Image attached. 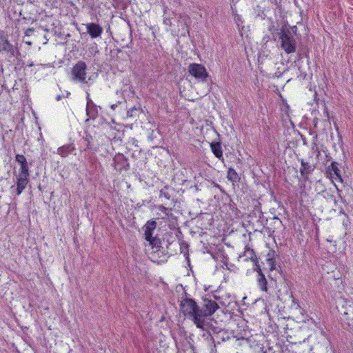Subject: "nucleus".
Here are the masks:
<instances>
[{
  "instance_id": "1",
  "label": "nucleus",
  "mask_w": 353,
  "mask_h": 353,
  "mask_svg": "<svg viewBox=\"0 0 353 353\" xmlns=\"http://www.w3.org/2000/svg\"><path fill=\"white\" fill-rule=\"evenodd\" d=\"M179 305L181 312L185 316L191 319L198 328H203V323L199 318V305L194 299L182 297Z\"/></svg>"
},
{
  "instance_id": "2",
  "label": "nucleus",
  "mask_w": 353,
  "mask_h": 353,
  "mask_svg": "<svg viewBox=\"0 0 353 353\" xmlns=\"http://www.w3.org/2000/svg\"><path fill=\"white\" fill-rule=\"evenodd\" d=\"M279 40L281 41V48L287 54H291L296 52L297 42L292 34V32L286 28L282 26L281 32L279 33Z\"/></svg>"
},
{
  "instance_id": "3",
  "label": "nucleus",
  "mask_w": 353,
  "mask_h": 353,
  "mask_svg": "<svg viewBox=\"0 0 353 353\" xmlns=\"http://www.w3.org/2000/svg\"><path fill=\"white\" fill-rule=\"evenodd\" d=\"M219 308L217 303L209 298H203V301L199 306V318L203 323V330L206 329V326L208 325V323H205V317L212 316L218 309Z\"/></svg>"
},
{
  "instance_id": "4",
  "label": "nucleus",
  "mask_w": 353,
  "mask_h": 353,
  "mask_svg": "<svg viewBox=\"0 0 353 353\" xmlns=\"http://www.w3.org/2000/svg\"><path fill=\"white\" fill-rule=\"evenodd\" d=\"M6 53L10 58L17 57L19 51L17 47L14 46L10 42L8 35H5L3 32L0 33V54Z\"/></svg>"
},
{
  "instance_id": "5",
  "label": "nucleus",
  "mask_w": 353,
  "mask_h": 353,
  "mask_svg": "<svg viewBox=\"0 0 353 353\" xmlns=\"http://www.w3.org/2000/svg\"><path fill=\"white\" fill-rule=\"evenodd\" d=\"M188 72L195 79L202 82H207L209 77L205 68L200 63H190L188 66Z\"/></svg>"
},
{
  "instance_id": "6",
  "label": "nucleus",
  "mask_w": 353,
  "mask_h": 353,
  "mask_svg": "<svg viewBox=\"0 0 353 353\" xmlns=\"http://www.w3.org/2000/svg\"><path fill=\"white\" fill-rule=\"evenodd\" d=\"M86 69L87 65L84 61H78L72 68V79L81 83H86Z\"/></svg>"
},
{
  "instance_id": "7",
  "label": "nucleus",
  "mask_w": 353,
  "mask_h": 353,
  "mask_svg": "<svg viewBox=\"0 0 353 353\" xmlns=\"http://www.w3.org/2000/svg\"><path fill=\"white\" fill-rule=\"evenodd\" d=\"M113 165L117 171L128 170L130 165L128 159L121 153L117 154L113 159Z\"/></svg>"
},
{
  "instance_id": "8",
  "label": "nucleus",
  "mask_w": 353,
  "mask_h": 353,
  "mask_svg": "<svg viewBox=\"0 0 353 353\" xmlns=\"http://www.w3.org/2000/svg\"><path fill=\"white\" fill-rule=\"evenodd\" d=\"M301 167L300 168V174L304 183L309 180V175L311 174L315 169L314 165L308 162H305L303 159L300 160Z\"/></svg>"
},
{
  "instance_id": "9",
  "label": "nucleus",
  "mask_w": 353,
  "mask_h": 353,
  "mask_svg": "<svg viewBox=\"0 0 353 353\" xmlns=\"http://www.w3.org/2000/svg\"><path fill=\"white\" fill-rule=\"evenodd\" d=\"M157 223L155 220L151 219L148 221L143 226L142 230L144 232L145 240H150L153 236L154 232L157 228Z\"/></svg>"
},
{
  "instance_id": "10",
  "label": "nucleus",
  "mask_w": 353,
  "mask_h": 353,
  "mask_svg": "<svg viewBox=\"0 0 353 353\" xmlns=\"http://www.w3.org/2000/svg\"><path fill=\"white\" fill-rule=\"evenodd\" d=\"M30 175H26V174L19 173L17 177V189H16V194L20 195L23 190L26 188L29 179Z\"/></svg>"
},
{
  "instance_id": "11",
  "label": "nucleus",
  "mask_w": 353,
  "mask_h": 353,
  "mask_svg": "<svg viewBox=\"0 0 353 353\" xmlns=\"http://www.w3.org/2000/svg\"><path fill=\"white\" fill-rule=\"evenodd\" d=\"M87 32L92 38L100 37L103 32V28L99 24L90 23L86 25Z\"/></svg>"
},
{
  "instance_id": "12",
  "label": "nucleus",
  "mask_w": 353,
  "mask_h": 353,
  "mask_svg": "<svg viewBox=\"0 0 353 353\" xmlns=\"http://www.w3.org/2000/svg\"><path fill=\"white\" fill-rule=\"evenodd\" d=\"M16 161L20 164V173L30 175L29 166L26 158L23 154H17Z\"/></svg>"
},
{
  "instance_id": "13",
  "label": "nucleus",
  "mask_w": 353,
  "mask_h": 353,
  "mask_svg": "<svg viewBox=\"0 0 353 353\" xmlns=\"http://www.w3.org/2000/svg\"><path fill=\"white\" fill-rule=\"evenodd\" d=\"M75 150L74 143L65 144L57 149V154L62 157H67L69 154L72 153Z\"/></svg>"
},
{
  "instance_id": "14",
  "label": "nucleus",
  "mask_w": 353,
  "mask_h": 353,
  "mask_svg": "<svg viewBox=\"0 0 353 353\" xmlns=\"http://www.w3.org/2000/svg\"><path fill=\"white\" fill-rule=\"evenodd\" d=\"M87 115L92 119H94L98 116V110L96 105L93 103L91 99L88 97L87 107H86Z\"/></svg>"
},
{
  "instance_id": "15",
  "label": "nucleus",
  "mask_w": 353,
  "mask_h": 353,
  "mask_svg": "<svg viewBox=\"0 0 353 353\" xmlns=\"http://www.w3.org/2000/svg\"><path fill=\"white\" fill-rule=\"evenodd\" d=\"M210 148L214 155L219 159H223V150L220 142H212Z\"/></svg>"
},
{
  "instance_id": "16",
  "label": "nucleus",
  "mask_w": 353,
  "mask_h": 353,
  "mask_svg": "<svg viewBox=\"0 0 353 353\" xmlns=\"http://www.w3.org/2000/svg\"><path fill=\"white\" fill-rule=\"evenodd\" d=\"M327 172H330V174L333 172L334 174L336 176V179H338L341 182L343 181L341 170L338 168V163L335 161H332L330 165L327 168Z\"/></svg>"
},
{
  "instance_id": "17",
  "label": "nucleus",
  "mask_w": 353,
  "mask_h": 353,
  "mask_svg": "<svg viewBox=\"0 0 353 353\" xmlns=\"http://www.w3.org/2000/svg\"><path fill=\"white\" fill-rule=\"evenodd\" d=\"M249 217L252 221H256L257 222L261 221L263 223L262 219H263V213L260 208H255L249 214Z\"/></svg>"
},
{
  "instance_id": "18",
  "label": "nucleus",
  "mask_w": 353,
  "mask_h": 353,
  "mask_svg": "<svg viewBox=\"0 0 353 353\" xmlns=\"http://www.w3.org/2000/svg\"><path fill=\"white\" fill-rule=\"evenodd\" d=\"M146 241L149 243V245L152 249H156L157 251H161V249L163 248L161 246V241L157 236H153L150 240H147Z\"/></svg>"
},
{
  "instance_id": "19",
  "label": "nucleus",
  "mask_w": 353,
  "mask_h": 353,
  "mask_svg": "<svg viewBox=\"0 0 353 353\" xmlns=\"http://www.w3.org/2000/svg\"><path fill=\"white\" fill-rule=\"evenodd\" d=\"M243 256L245 257V261L250 260L254 262L257 259L254 250L248 246H245Z\"/></svg>"
},
{
  "instance_id": "20",
  "label": "nucleus",
  "mask_w": 353,
  "mask_h": 353,
  "mask_svg": "<svg viewBox=\"0 0 353 353\" xmlns=\"http://www.w3.org/2000/svg\"><path fill=\"white\" fill-rule=\"evenodd\" d=\"M228 179L233 183H237L240 181V177L235 170L232 168H230L228 170L227 174Z\"/></svg>"
},
{
  "instance_id": "21",
  "label": "nucleus",
  "mask_w": 353,
  "mask_h": 353,
  "mask_svg": "<svg viewBox=\"0 0 353 353\" xmlns=\"http://www.w3.org/2000/svg\"><path fill=\"white\" fill-rule=\"evenodd\" d=\"M257 283L262 291L268 292V281L263 274L258 275Z\"/></svg>"
},
{
  "instance_id": "22",
  "label": "nucleus",
  "mask_w": 353,
  "mask_h": 353,
  "mask_svg": "<svg viewBox=\"0 0 353 353\" xmlns=\"http://www.w3.org/2000/svg\"><path fill=\"white\" fill-rule=\"evenodd\" d=\"M92 137L90 134H87L83 137V140L85 142L84 150H91V143L92 141Z\"/></svg>"
},
{
  "instance_id": "23",
  "label": "nucleus",
  "mask_w": 353,
  "mask_h": 353,
  "mask_svg": "<svg viewBox=\"0 0 353 353\" xmlns=\"http://www.w3.org/2000/svg\"><path fill=\"white\" fill-rule=\"evenodd\" d=\"M170 194L168 192V187L165 186L163 189L160 191V197H165L167 199H170Z\"/></svg>"
},
{
  "instance_id": "24",
  "label": "nucleus",
  "mask_w": 353,
  "mask_h": 353,
  "mask_svg": "<svg viewBox=\"0 0 353 353\" xmlns=\"http://www.w3.org/2000/svg\"><path fill=\"white\" fill-rule=\"evenodd\" d=\"M266 261H267L268 265L270 266V270H274L276 269V259H266Z\"/></svg>"
},
{
  "instance_id": "25",
  "label": "nucleus",
  "mask_w": 353,
  "mask_h": 353,
  "mask_svg": "<svg viewBox=\"0 0 353 353\" xmlns=\"http://www.w3.org/2000/svg\"><path fill=\"white\" fill-rule=\"evenodd\" d=\"M254 267H255L254 268V270L257 272L258 275L263 274V272H262V270L261 268V266L259 264L258 259H256V261H254Z\"/></svg>"
},
{
  "instance_id": "26",
  "label": "nucleus",
  "mask_w": 353,
  "mask_h": 353,
  "mask_svg": "<svg viewBox=\"0 0 353 353\" xmlns=\"http://www.w3.org/2000/svg\"><path fill=\"white\" fill-rule=\"evenodd\" d=\"M276 252L273 250H269L268 253L267 254V259H276Z\"/></svg>"
},
{
  "instance_id": "27",
  "label": "nucleus",
  "mask_w": 353,
  "mask_h": 353,
  "mask_svg": "<svg viewBox=\"0 0 353 353\" xmlns=\"http://www.w3.org/2000/svg\"><path fill=\"white\" fill-rule=\"evenodd\" d=\"M22 20L29 21H31V22H34V21H36V19H34L33 17H32L30 15L23 16L22 17Z\"/></svg>"
},
{
  "instance_id": "28",
  "label": "nucleus",
  "mask_w": 353,
  "mask_h": 353,
  "mask_svg": "<svg viewBox=\"0 0 353 353\" xmlns=\"http://www.w3.org/2000/svg\"><path fill=\"white\" fill-rule=\"evenodd\" d=\"M180 247H181V252H183L184 249H187L188 248V243L186 242L183 241H181L180 243Z\"/></svg>"
},
{
  "instance_id": "29",
  "label": "nucleus",
  "mask_w": 353,
  "mask_h": 353,
  "mask_svg": "<svg viewBox=\"0 0 353 353\" xmlns=\"http://www.w3.org/2000/svg\"><path fill=\"white\" fill-rule=\"evenodd\" d=\"M163 23L166 26H172L171 19L170 17H165L163 19Z\"/></svg>"
},
{
  "instance_id": "30",
  "label": "nucleus",
  "mask_w": 353,
  "mask_h": 353,
  "mask_svg": "<svg viewBox=\"0 0 353 353\" xmlns=\"http://www.w3.org/2000/svg\"><path fill=\"white\" fill-rule=\"evenodd\" d=\"M34 32V29L33 28H29L26 30V35L30 36Z\"/></svg>"
},
{
  "instance_id": "31",
  "label": "nucleus",
  "mask_w": 353,
  "mask_h": 353,
  "mask_svg": "<svg viewBox=\"0 0 353 353\" xmlns=\"http://www.w3.org/2000/svg\"><path fill=\"white\" fill-rule=\"evenodd\" d=\"M135 110H137V108H131L130 109L128 112H127V115L128 117H133V112L135 111Z\"/></svg>"
},
{
  "instance_id": "32",
  "label": "nucleus",
  "mask_w": 353,
  "mask_h": 353,
  "mask_svg": "<svg viewBox=\"0 0 353 353\" xmlns=\"http://www.w3.org/2000/svg\"><path fill=\"white\" fill-rule=\"evenodd\" d=\"M323 114L326 116V117L329 119H330V114L327 108L325 107L324 109Z\"/></svg>"
},
{
  "instance_id": "33",
  "label": "nucleus",
  "mask_w": 353,
  "mask_h": 353,
  "mask_svg": "<svg viewBox=\"0 0 353 353\" xmlns=\"http://www.w3.org/2000/svg\"><path fill=\"white\" fill-rule=\"evenodd\" d=\"M291 30L294 34H296L297 27L296 26L291 27Z\"/></svg>"
},
{
  "instance_id": "34",
  "label": "nucleus",
  "mask_w": 353,
  "mask_h": 353,
  "mask_svg": "<svg viewBox=\"0 0 353 353\" xmlns=\"http://www.w3.org/2000/svg\"><path fill=\"white\" fill-rule=\"evenodd\" d=\"M63 97H64V96H63V95H60V94H59V95H58V96L56 97V99H57V101H60Z\"/></svg>"
},
{
  "instance_id": "35",
  "label": "nucleus",
  "mask_w": 353,
  "mask_h": 353,
  "mask_svg": "<svg viewBox=\"0 0 353 353\" xmlns=\"http://www.w3.org/2000/svg\"><path fill=\"white\" fill-rule=\"evenodd\" d=\"M117 107V104H113V105H111V108L113 109V110H115Z\"/></svg>"
},
{
  "instance_id": "36",
  "label": "nucleus",
  "mask_w": 353,
  "mask_h": 353,
  "mask_svg": "<svg viewBox=\"0 0 353 353\" xmlns=\"http://www.w3.org/2000/svg\"><path fill=\"white\" fill-rule=\"evenodd\" d=\"M19 16H20V17L22 19V17H23V16H26V15H25L24 14H23V12L21 11V12H19Z\"/></svg>"
},
{
  "instance_id": "37",
  "label": "nucleus",
  "mask_w": 353,
  "mask_h": 353,
  "mask_svg": "<svg viewBox=\"0 0 353 353\" xmlns=\"http://www.w3.org/2000/svg\"><path fill=\"white\" fill-rule=\"evenodd\" d=\"M212 330H213V332H216V328L214 327H212Z\"/></svg>"
},
{
  "instance_id": "38",
  "label": "nucleus",
  "mask_w": 353,
  "mask_h": 353,
  "mask_svg": "<svg viewBox=\"0 0 353 353\" xmlns=\"http://www.w3.org/2000/svg\"><path fill=\"white\" fill-rule=\"evenodd\" d=\"M167 242H168L167 248H168V246L171 244V243L169 242L168 240L167 241Z\"/></svg>"
},
{
  "instance_id": "39",
  "label": "nucleus",
  "mask_w": 353,
  "mask_h": 353,
  "mask_svg": "<svg viewBox=\"0 0 353 353\" xmlns=\"http://www.w3.org/2000/svg\"><path fill=\"white\" fill-rule=\"evenodd\" d=\"M215 186H216V187H217V188H220V185H218V184H215Z\"/></svg>"
},
{
  "instance_id": "40",
  "label": "nucleus",
  "mask_w": 353,
  "mask_h": 353,
  "mask_svg": "<svg viewBox=\"0 0 353 353\" xmlns=\"http://www.w3.org/2000/svg\"><path fill=\"white\" fill-rule=\"evenodd\" d=\"M70 94V92H67L66 97H68Z\"/></svg>"
},
{
  "instance_id": "41",
  "label": "nucleus",
  "mask_w": 353,
  "mask_h": 353,
  "mask_svg": "<svg viewBox=\"0 0 353 353\" xmlns=\"http://www.w3.org/2000/svg\"><path fill=\"white\" fill-rule=\"evenodd\" d=\"M29 66H32L33 65V63H30V64L28 65Z\"/></svg>"
},
{
  "instance_id": "42",
  "label": "nucleus",
  "mask_w": 353,
  "mask_h": 353,
  "mask_svg": "<svg viewBox=\"0 0 353 353\" xmlns=\"http://www.w3.org/2000/svg\"><path fill=\"white\" fill-rule=\"evenodd\" d=\"M26 43L28 44V45H31L32 44L31 42H27Z\"/></svg>"
},
{
  "instance_id": "43",
  "label": "nucleus",
  "mask_w": 353,
  "mask_h": 353,
  "mask_svg": "<svg viewBox=\"0 0 353 353\" xmlns=\"http://www.w3.org/2000/svg\"><path fill=\"white\" fill-rule=\"evenodd\" d=\"M343 214H344L345 216H347V214L345 213V212H343Z\"/></svg>"
},
{
  "instance_id": "44",
  "label": "nucleus",
  "mask_w": 353,
  "mask_h": 353,
  "mask_svg": "<svg viewBox=\"0 0 353 353\" xmlns=\"http://www.w3.org/2000/svg\"><path fill=\"white\" fill-rule=\"evenodd\" d=\"M343 214H344L345 216H347V214L345 213V212H343Z\"/></svg>"
},
{
  "instance_id": "45",
  "label": "nucleus",
  "mask_w": 353,
  "mask_h": 353,
  "mask_svg": "<svg viewBox=\"0 0 353 353\" xmlns=\"http://www.w3.org/2000/svg\"><path fill=\"white\" fill-rule=\"evenodd\" d=\"M343 214H344L345 216H347V214L345 213V212H343Z\"/></svg>"
},
{
  "instance_id": "46",
  "label": "nucleus",
  "mask_w": 353,
  "mask_h": 353,
  "mask_svg": "<svg viewBox=\"0 0 353 353\" xmlns=\"http://www.w3.org/2000/svg\"><path fill=\"white\" fill-rule=\"evenodd\" d=\"M28 1H30V3H32V0H28Z\"/></svg>"
},
{
  "instance_id": "47",
  "label": "nucleus",
  "mask_w": 353,
  "mask_h": 353,
  "mask_svg": "<svg viewBox=\"0 0 353 353\" xmlns=\"http://www.w3.org/2000/svg\"><path fill=\"white\" fill-rule=\"evenodd\" d=\"M263 353H266V352H263Z\"/></svg>"
}]
</instances>
